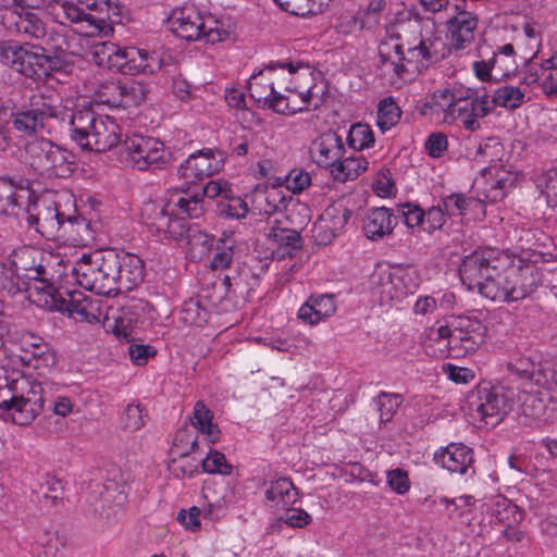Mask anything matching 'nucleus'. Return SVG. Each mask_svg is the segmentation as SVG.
Listing matches in <instances>:
<instances>
[{"instance_id": "nucleus-1", "label": "nucleus", "mask_w": 557, "mask_h": 557, "mask_svg": "<svg viewBox=\"0 0 557 557\" xmlns=\"http://www.w3.org/2000/svg\"><path fill=\"white\" fill-rule=\"evenodd\" d=\"M512 256L497 248H480L466 256L459 267L461 283L493 301H517L539 286L534 264L513 265Z\"/></svg>"}, {"instance_id": "nucleus-2", "label": "nucleus", "mask_w": 557, "mask_h": 557, "mask_svg": "<svg viewBox=\"0 0 557 557\" xmlns=\"http://www.w3.org/2000/svg\"><path fill=\"white\" fill-rule=\"evenodd\" d=\"M69 135L82 149L104 152L119 143V125L109 116L98 115L90 108L65 112Z\"/></svg>"}, {"instance_id": "nucleus-3", "label": "nucleus", "mask_w": 557, "mask_h": 557, "mask_svg": "<svg viewBox=\"0 0 557 557\" xmlns=\"http://www.w3.org/2000/svg\"><path fill=\"white\" fill-rule=\"evenodd\" d=\"M92 58L99 66H106L125 75L152 74L161 67L158 57L136 47L121 48L111 41L97 42Z\"/></svg>"}, {"instance_id": "nucleus-4", "label": "nucleus", "mask_w": 557, "mask_h": 557, "mask_svg": "<svg viewBox=\"0 0 557 557\" xmlns=\"http://www.w3.org/2000/svg\"><path fill=\"white\" fill-rule=\"evenodd\" d=\"M30 168L48 178H67L77 168L76 156L49 139H36L26 145Z\"/></svg>"}, {"instance_id": "nucleus-5", "label": "nucleus", "mask_w": 557, "mask_h": 557, "mask_svg": "<svg viewBox=\"0 0 557 557\" xmlns=\"http://www.w3.org/2000/svg\"><path fill=\"white\" fill-rule=\"evenodd\" d=\"M113 148L126 165L140 171H156L166 168L171 153L164 149L159 139L134 135L124 141L117 143Z\"/></svg>"}, {"instance_id": "nucleus-6", "label": "nucleus", "mask_w": 557, "mask_h": 557, "mask_svg": "<svg viewBox=\"0 0 557 557\" xmlns=\"http://www.w3.org/2000/svg\"><path fill=\"white\" fill-rule=\"evenodd\" d=\"M60 117L58 107L42 95H33L28 101L12 107L11 122L13 128L25 136L50 133L52 122Z\"/></svg>"}, {"instance_id": "nucleus-7", "label": "nucleus", "mask_w": 557, "mask_h": 557, "mask_svg": "<svg viewBox=\"0 0 557 557\" xmlns=\"http://www.w3.org/2000/svg\"><path fill=\"white\" fill-rule=\"evenodd\" d=\"M60 9L58 16L65 20L60 23L69 22L81 36L107 37L113 33V26L108 22L109 15L103 13L102 8L99 9L97 0H81L77 3L65 1Z\"/></svg>"}, {"instance_id": "nucleus-8", "label": "nucleus", "mask_w": 557, "mask_h": 557, "mask_svg": "<svg viewBox=\"0 0 557 557\" xmlns=\"http://www.w3.org/2000/svg\"><path fill=\"white\" fill-rule=\"evenodd\" d=\"M115 263L111 261L110 249L84 253L73 265L72 273L85 289L98 295H111V280Z\"/></svg>"}, {"instance_id": "nucleus-9", "label": "nucleus", "mask_w": 557, "mask_h": 557, "mask_svg": "<svg viewBox=\"0 0 557 557\" xmlns=\"http://www.w3.org/2000/svg\"><path fill=\"white\" fill-rule=\"evenodd\" d=\"M64 219V212L49 196H34L29 198L22 214L20 222L25 221L30 228H34L42 237L52 240L60 238L61 224Z\"/></svg>"}, {"instance_id": "nucleus-10", "label": "nucleus", "mask_w": 557, "mask_h": 557, "mask_svg": "<svg viewBox=\"0 0 557 557\" xmlns=\"http://www.w3.org/2000/svg\"><path fill=\"white\" fill-rule=\"evenodd\" d=\"M171 30L187 41L203 40L207 44L222 41L226 35L219 27H208L193 7L174 9L169 20Z\"/></svg>"}, {"instance_id": "nucleus-11", "label": "nucleus", "mask_w": 557, "mask_h": 557, "mask_svg": "<svg viewBox=\"0 0 557 557\" xmlns=\"http://www.w3.org/2000/svg\"><path fill=\"white\" fill-rule=\"evenodd\" d=\"M471 401L487 425L498 424L511 410L513 394L504 386L480 384L473 393Z\"/></svg>"}, {"instance_id": "nucleus-12", "label": "nucleus", "mask_w": 557, "mask_h": 557, "mask_svg": "<svg viewBox=\"0 0 557 557\" xmlns=\"http://www.w3.org/2000/svg\"><path fill=\"white\" fill-rule=\"evenodd\" d=\"M438 40H421L418 46L404 51L400 45L394 47L397 60L392 61L394 72L403 77L405 73H420L443 58L435 50Z\"/></svg>"}, {"instance_id": "nucleus-13", "label": "nucleus", "mask_w": 557, "mask_h": 557, "mask_svg": "<svg viewBox=\"0 0 557 557\" xmlns=\"http://www.w3.org/2000/svg\"><path fill=\"white\" fill-rule=\"evenodd\" d=\"M110 258L115 263L111 280V295L132 290L144 281L145 265L138 256L110 249Z\"/></svg>"}, {"instance_id": "nucleus-14", "label": "nucleus", "mask_w": 557, "mask_h": 557, "mask_svg": "<svg viewBox=\"0 0 557 557\" xmlns=\"http://www.w3.org/2000/svg\"><path fill=\"white\" fill-rule=\"evenodd\" d=\"M44 409L42 387L39 383L30 385L26 395L11 396L0 401V410L11 416L18 425H28Z\"/></svg>"}, {"instance_id": "nucleus-15", "label": "nucleus", "mask_w": 557, "mask_h": 557, "mask_svg": "<svg viewBox=\"0 0 557 557\" xmlns=\"http://www.w3.org/2000/svg\"><path fill=\"white\" fill-rule=\"evenodd\" d=\"M455 335L453 336L454 352L467 355L475 351L485 341L486 326L476 318L467 315L453 317Z\"/></svg>"}, {"instance_id": "nucleus-16", "label": "nucleus", "mask_w": 557, "mask_h": 557, "mask_svg": "<svg viewBox=\"0 0 557 557\" xmlns=\"http://www.w3.org/2000/svg\"><path fill=\"white\" fill-rule=\"evenodd\" d=\"M25 183L21 176L16 180L9 176L0 177V214L14 215L20 220L24 207L33 195Z\"/></svg>"}, {"instance_id": "nucleus-17", "label": "nucleus", "mask_w": 557, "mask_h": 557, "mask_svg": "<svg viewBox=\"0 0 557 557\" xmlns=\"http://www.w3.org/2000/svg\"><path fill=\"white\" fill-rule=\"evenodd\" d=\"M38 300L40 307L49 311L66 312L70 317L77 315L83 320L88 318L86 299L79 292L57 286L55 292L46 294L45 298L40 297Z\"/></svg>"}, {"instance_id": "nucleus-18", "label": "nucleus", "mask_w": 557, "mask_h": 557, "mask_svg": "<svg viewBox=\"0 0 557 557\" xmlns=\"http://www.w3.org/2000/svg\"><path fill=\"white\" fill-rule=\"evenodd\" d=\"M345 152L342 137L329 131L314 139L310 147L312 160L321 168L333 169Z\"/></svg>"}, {"instance_id": "nucleus-19", "label": "nucleus", "mask_w": 557, "mask_h": 557, "mask_svg": "<svg viewBox=\"0 0 557 557\" xmlns=\"http://www.w3.org/2000/svg\"><path fill=\"white\" fill-rule=\"evenodd\" d=\"M467 4L456 3L457 14L449 18L450 47L462 50L474 40L478 18L466 10Z\"/></svg>"}, {"instance_id": "nucleus-20", "label": "nucleus", "mask_w": 557, "mask_h": 557, "mask_svg": "<svg viewBox=\"0 0 557 557\" xmlns=\"http://www.w3.org/2000/svg\"><path fill=\"white\" fill-rule=\"evenodd\" d=\"M96 234L97 223L83 216L76 209L72 213H64L60 237H65L75 245L86 246L96 239Z\"/></svg>"}, {"instance_id": "nucleus-21", "label": "nucleus", "mask_w": 557, "mask_h": 557, "mask_svg": "<svg viewBox=\"0 0 557 557\" xmlns=\"http://www.w3.org/2000/svg\"><path fill=\"white\" fill-rule=\"evenodd\" d=\"M76 46L74 36H67L55 29H47V35H44L37 48L58 62L57 65L62 69L66 63V57L77 54Z\"/></svg>"}, {"instance_id": "nucleus-22", "label": "nucleus", "mask_w": 557, "mask_h": 557, "mask_svg": "<svg viewBox=\"0 0 557 557\" xmlns=\"http://www.w3.org/2000/svg\"><path fill=\"white\" fill-rule=\"evenodd\" d=\"M434 461L451 473L466 474L472 468L473 451L462 443H450L435 453Z\"/></svg>"}, {"instance_id": "nucleus-23", "label": "nucleus", "mask_w": 557, "mask_h": 557, "mask_svg": "<svg viewBox=\"0 0 557 557\" xmlns=\"http://www.w3.org/2000/svg\"><path fill=\"white\" fill-rule=\"evenodd\" d=\"M34 50L26 47L20 57V64L16 70L28 77L47 76L51 72L61 70L46 52L38 50L37 45L32 46Z\"/></svg>"}, {"instance_id": "nucleus-24", "label": "nucleus", "mask_w": 557, "mask_h": 557, "mask_svg": "<svg viewBox=\"0 0 557 557\" xmlns=\"http://www.w3.org/2000/svg\"><path fill=\"white\" fill-rule=\"evenodd\" d=\"M487 115L484 107L475 108L473 99H467L460 102H449L444 109V121L451 123L456 119L461 117L466 129L474 132L481 126L479 119Z\"/></svg>"}, {"instance_id": "nucleus-25", "label": "nucleus", "mask_w": 557, "mask_h": 557, "mask_svg": "<svg viewBox=\"0 0 557 557\" xmlns=\"http://www.w3.org/2000/svg\"><path fill=\"white\" fill-rule=\"evenodd\" d=\"M398 216L392 209L385 207L372 208L368 211L363 224L366 236L371 240H377L389 235L397 225Z\"/></svg>"}, {"instance_id": "nucleus-26", "label": "nucleus", "mask_w": 557, "mask_h": 557, "mask_svg": "<svg viewBox=\"0 0 557 557\" xmlns=\"http://www.w3.org/2000/svg\"><path fill=\"white\" fill-rule=\"evenodd\" d=\"M3 18L8 21L9 24L5 25L9 29L28 38L40 40L44 35H47V27L45 22L33 12L13 11L4 15Z\"/></svg>"}, {"instance_id": "nucleus-27", "label": "nucleus", "mask_w": 557, "mask_h": 557, "mask_svg": "<svg viewBox=\"0 0 557 557\" xmlns=\"http://www.w3.org/2000/svg\"><path fill=\"white\" fill-rule=\"evenodd\" d=\"M22 349L29 354L28 362L34 361L35 368H52L58 359L52 346L46 342L42 337L34 334L26 333L22 337Z\"/></svg>"}, {"instance_id": "nucleus-28", "label": "nucleus", "mask_w": 557, "mask_h": 557, "mask_svg": "<svg viewBox=\"0 0 557 557\" xmlns=\"http://www.w3.org/2000/svg\"><path fill=\"white\" fill-rule=\"evenodd\" d=\"M268 237L276 245V249L273 253L277 259H284L286 257L292 258L302 248L300 233L296 230L280 226L278 221H275L270 228Z\"/></svg>"}, {"instance_id": "nucleus-29", "label": "nucleus", "mask_w": 557, "mask_h": 557, "mask_svg": "<svg viewBox=\"0 0 557 557\" xmlns=\"http://www.w3.org/2000/svg\"><path fill=\"white\" fill-rule=\"evenodd\" d=\"M335 310L336 306L333 295L324 294L311 296L307 302L300 307L298 318L314 325L321 320L331 317Z\"/></svg>"}, {"instance_id": "nucleus-30", "label": "nucleus", "mask_w": 557, "mask_h": 557, "mask_svg": "<svg viewBox=\"0 0 557 557\" xmlns=\"http://www.w3.org/2000/svg\"><path fill=\"white\" fill-rule=\"evenodd\" d=\"M28 282L26 283V289L29 292V297L33 298V302L40 307V297L45 298L46 294H52L55 292V284L48 277L46 268L38 264L35 268L27 270L25 274Z\"/></svg>"}, {"instance_id": "nucleus-31", "label": "nucleus", "mask_w": 557, "mask_h": 557, "mask_svg": "<svg viewBox=\"0 0 557 557\" xmlns=\"http://www.w3.org/2000/svg\"><path fill=\"white\" fill-rule=\"evenodd\" d=\"M351 215L352 211L348 206V200L339 199L327 206L320 219L325 223V227L331 232L333 238L344 230Z\"/></svg>"}, {"instance_id": "nucleus-32", "label": "nucleus", "mask_w": 557, "mask_h": 557, "mask_svg": "<svg viewBox=\"0 0 557 557\" xmlns=\"http://www.w3.org/2000/svg\"><path fill=\"white\" fill-rule=\"evenodd\" d=\"M256 84H250V97L258 102V104L262 108H269L278 114H295L297 112H301L305 108H294L289 106L287 98L281 92L275 90L274 83L271 82L268 86L269 94L268 96H258V92L255 88Z\"/></svg>"}, {"instance_id": "nucleus-33", "label": "nucleus", "mask_w": 557, "mask_h": 557, "mask_svg": "<svg viewBox=\"0 0 557 557\" xmlns=\"http://www.w3.org/2000/svg\"><path fill=\"white\" fill-rule=\"evenodd\" d=\"M298 488L290 479L282 476L271 481L270 487L265 491V498L276 505H293L297 502Z\"/></svg>"}, {"instance_id": "nucleus-34", "label": "nucleus", "mask_w": 557, "mask_h": 557, "mask_svg": "<svg viewBox=\"0 0 557 557\" xmlns=\"http://www.w3.org/2000/svg\"><path fill=\"white\" fill-rule=\"evenodd\" d=\"M369 162L363 157L342 158L331 170L333 178L337 182H346L357 178L368 169Z\"/></svg>"}, {"instance_id": "nucleus-35", "label": "nucleus", "mask_w": 557, "mask_h": 557, "mask_svg": "<svg viewBox=\"0 0 557 557\" xmlns=\"http://www.w3.org/2000/svg\"><path fill=\"white\" fill-rule=\"evenodd\" d=\"M168 207L172 208V213L189 219H198L205 211V200L202 196L197 193L194 195H187L186 197H180L177 200H172Z\"/></svg>"}, {"instance_id": "nucleus-36", "label": "nucleus", "mask_w": 557, "mask_h": 557, "mask_svg": "<svg viewBox=\"0 0 557 557\" xmlns=\"http://www.w3.org/2000/svg\"><path fill=\"white\" fill-rule=\"evenodd\" d=\"M509 375L517 379L536 384V374L539 370V361L531 357L520 356L510 359L506 364Z\"/></svg>"}, {"instance_id": "nucleus-37", "label": "nucleus", "mask_w": 557, "mask_h": 557, "mask_svg": "<svg viewBox=\"0 0 557 557\" xmlns=\"http://www.w3.org/2000/svg\"><path fill=\"white\" fill-rule=\"evenodd\" d=\"M188 163L200 177H208L218 172L221 161L216 160L211 149H201L188 157Z\"/></svg>"}, {"instance_id": "nucleus-38", "label": "nucleus", "mask_w": 557, "mask_h": 557, "mask_svg": "<svg viewBox=\"0 0 557 557\" xmlns=\"http://www.w3.org/2000/svg\"><path fill=\"white\" fill-rule=\"evenodd\" d=\"M493 515L496 520L505 527L510 524H520L524 519L523 510L505 497L495 502Z\"/></svg>"}, {"instance_id": "nucleus-39", "label": "nucleus", "mask_w": 557, "mask_h": 557, "mask_svg": "<svg viewBox=\"0 0 557 557\" xmlns=\"http://www.w3.org/2000/svg\"><path fill=\"white\" fill-rule=\"evenodd\" d=\"M400 115L401 110L394 99L386 97L379 103L376 125L382 132H386L398 123Z\"/></svg>"}, {"instance_id": "nucleus-40", "label": "nucleus", "mask_w": 557, "mask_h": 557, "mask_svg": "<svg viewBox=\"0 0 557 557\" xmlns=\"http://www.w3.org/2000/svg\"><path fill=\"white\" fill-rule=\"evenodd\" d=\"M524 92L516 86H502L495 90L492 97V104L508 110H516L522 106Z\"/></svg>"}, {"instance_id": "nucleus-41", "label": "nucleus", "mask_w": 557, "mask_h": 557, "mask_svg": "<svg viewBox=\"0 0 557 557\" xmlns=\"http://www.w3.org/2000/svg\"><path fill=\"white\" fill-rule=\"evenodd\" d=\"M535 385L557 391V357H546L539 360Z\"/></svg>"}, {"instance_id": "nucleus-42", "label": "nucleus", "mask_w": 557, "mask_h": 557, "mask_svg": "<svg viewBox=\"0 0 557 557\" xmlns=\"http://www.w3.org/2000/svg\"><path fill=\"white\" fill-rule=\"evenodd\" d=\"M147 95L144 84L135 81L121 82V108H131L141 104Z\"/></svg>"}, {"instance_id": "nucleus-43", "label": "nucleus", "mask_w": 557, "mask_h": 557, "mask_svg": "<svg viewBox=\"0 0 557 557\" xmlns=\"http://www.w3.org/2000/svg\"><path fill=\"white\" fill-rule=\"evenodd\" d=\"M216 213L225 218L242 219L248 213V206L240 197L228 194L225 198L218 200Z\"/></svg>"}, {"instance_id": "nucleus-44", "label": "nucleus", "mask_w": 557, "mask_h": 557, "mask_svg": "<svg viewBox=\"0 0 557 557\" xmlns=\"http://www.w3.org/2000/svg\"><path fill=\"white\" fill-rule=\"evenodd\" d=\"M347 141L357 151L369 148L374 144L373 131L368 124H354L348 132Z\"/></svg>"}, {"instance_id": "nucleus-45", "label": "nucleus", "mask_w": 557, "mask_h": 557, "mask_svg": "<svg viewBox=\"0 0 557 557\" xmlns=\"http://www.w3.org/2000/svg\"><path fill=\"white\" fill-rule=\"evenodd\" d=\"M521 414L531 419H540L546 412V403L537 392L523 393L520 396Z\"/></svg>"}, {"instance_id": "nucleus-46", "label": "nucleus", "mask_w": 557, "mask_h": 557, "mask_svg": "<svg viewBox=\"0 0 557 557\" xmlns=\"http://www.w3.org/2000/svg\"><path fill=\"white\" fill-rule=\"evenodd\" d=\"M37 493L46 503H50L51 505L55 504L59 499H62V480L49 473L45 474L41 478Z\"/></svg>"}, {"instance_id": "nucleus-47", "label": "nucleus", "mask_w": 557, "mask_h": 557, "mask_svg": "<svg viewBox=\"0 0 557 557\" xmlns=\"http://www.w3.org/2000/svg\"><path fill=\"white\" fill-rule=\"evenodd\" d=\"M97 100L112 108H121V81H106L96 91Z\"/></svg>"}, {"instance_id": "nucleus-48", "label": "nucleus", "mask_w": 557, "mask_h": 557, "mask_svg": "<svg viewBox=\"0 0 557 557\" xmlns=\"http://www.w3.org/2000/svg\"><path fill=\"white\" fill-rule=\"evenodd\" d=\"M374 400L380 411L382 423L391 421L401 404L400 395L385 392H381Z\"/></svg>"}, {"instance_id": "nucleus-49", "label": "nucleus", "mask_w": 557, "mask_h": 557, "mask_svg": "<svg viewBox=\"0 0 557 557\" xmlns=\"http://www.w3.org/2000/svg\"><path fill=\"white\" fill-rule=\"evenodd\" d=\"M178 233L181 238H186L191 247L201 246L205 249H211L215 240L214 236L198 230L195 225L181 224Z\"/></svg>"}, {"instance_id": "nucleus-50", "label": "nucleus", "mask_w": 557, "mask_h": 557, "mask_svg": "<svg viewBox=\"0 0 557 557\" xmlns=\"http://www.w3.org/2000/svg\"><path fill=\"white\" fill-rule=\"evenodd\" d=\"M201 467L205 472L219 473L223 475L231 474L233 467L226 461L224 454L211 449L201 461Z\"/></svg>"}, {"instance_id": "nucleus-51", "label": "nucleus", "mask_w": 557, "mask_h": 557, "mask_svg": "<svg viewBox=\"0 0 557 557\" xmlns=\"http://www.w3.org/2000/svg\"><path fill=\"white\" fill-rule=\"evenodd\" d=\"M541 195L545 197L547 206L557 207V170L543 174L537 183Z\"/></svg>"}, {"instance_id": "nucleus-52", "label": "nucleus", "mask_w": 557, "mask_h": 557, "mask_svg": "<svg viewBox=\"0 0 557 557\" xmlns=\"http://www.w3.org/2000/svg\"><path fill=\"white\" fill-rule=\"evenodd\" d=\"M441 201L448 215H463L475 200L471 197H466L463 194H451L442 198Z\"/></svg>"}, {"instance_id": "nucleus-53", "label": "nucleus", "mask_w": 557, "mask_h": 557, "mask_svg": "<svg viewBox=\"0 0 557 557\" xmlns=\"http://www.w3.org/2000/svg\"><path fill=\"white\" fill-rule=\"evenodd\" d=\"M397 212L408 227L424 226L425 211L418 205L401 203L397 207Z\"/></svg>"}, {"instance_id": "nucleus-54", "label": "nucleus", "mask_w": 557, "mask_h": 557, "mask_svg": "<svg viewBox=\"0 0 557 557\" xmlns=\"http://www.w3.org/2000/svg\"><path fill=\"white\" fill-rule=\"evenodd\" d=\"M124 430L135 432L145 424L143 408L139 404H129L123 411L121 418Z\"/></svg>"}, {"instance_id": "nucleus-55", "label": "nucleus", "mask_w": 557, "mask_h": 557, "mask_svg": "<svg viewBox=\"0 0 557 557\" xmlns=\"http://www.w3.org/2000/svg\"><path fill=\"white\" fill-rule=\"evenodd\" d=\"M216 251L211 260V268L213 270H223L230 267L234 256V246L226 245L225 239H219L216 244Z\"/></svg>"}, {"instance_id": "nucleus-56", "label": "nucleus", "mask_w": 557, "mask_h": 557, "mask_svg": "<svg viewBox=\"0 0 557 557\" xmlns=\"http://www.w3.org/2000/svg\"><path fill=\"white\" fill-rule=\"evenodd\" d=\"M446 214L443 203L431 207L425 211L423 231L433 234L435 231L441 230L446 222Z\"/></svg>"}, {"instance_id": "nucleus-57", "label": "nucleus", "mask_w": 557, "mask_h": 557, "mask_svg": "<svg viewBox=\"0 0 557 557\" xmlns=\"http://www.w3.org/2000/svg\"><path fill=\"white\" fill-rule=\"evenodd\" d=\"M311 516L301 508H287L278 518L277 521L293 528H304L311 522Z\"/></svg>"}, {"instance_id": "nucleus-58", "label": "nucleus", "mask_w": 557, "mask_h": 557, "mask_svg": "<svg viewBox=\"0 0 557 557\" xmlns=\"http://www.w3.org/2000/svg\"><path fill=\"white\" fill-rule=\"evenodd\" d=\"M183 313V320L189 324L201 325L207 321L206 309L200 307L199 301L193 299L184 304Z\"/></svg>"}, {"instance_id": "nucleus-59", "label": "nucleus", "mask_w": 557, "mask_h": 557, "mask_svg": "<svg viewBox=\"0 0 557 557\" xmlns=\"http://www.w3.org/2000/svg\"><path fill=\"white\" fill-rule=\"evenodd\" d=\"M387 483L397 494H405L410 488L408 474L405 470L396 468L387 472Z\"/></svg>"}, {"instance_id": "nucleus-60", "label": "nucleus", "mask_w": 557, "mask_h": 557, "mask_svg": "<svg viewBox=\"0 0 557 557\" xmlns=\"http://www.w3.org/2000/svg\"><path fill=\"white\" fill-rule=\"evenodd\" d=\"M24 48V46L11 41L0 42V59L5 64L18 66Z\"/></svg>"}, {"instance_id": "nucleus-61", "label": "nucleus", "mask_w": 557, "mask_h": 557, "mask_svg": "<svg viewBox=\"0 0 557 557\" xmlns=\"http://www.w3.org/2000/svg\"><path fill=\"white\" fill-rule=\"evenodd\" d=\"M287 189L293 194H299L310 186L311 177L308 172L302 170L292 171L286 178Z\"/></svg>"}, {"instance_id": "nucleus-62", "label": "nucleus", "mask_w": 557, "mask_h": 557, "mask_svg": "<svg viewBox=\"0 0 557 557\" xmlns=\"http://www.w3.org/2000/svg\"><path fill=\"white\" fill-rule=\"evenodd\" d=\"M455 327L453 326V319L449 323L445 325H440L438 327L430 329L429 337L433 338L435 342L443 343L446 348L454 351L453 336Z\"/></svg>"}, {"instance_id": "nucleus-63", "label": "nucleus", "mask_w": 557, "mask_h": 557, "mask_svg": "<svg viewBox=\"0 0 557 557\" xmlns=\"http://www.w3.org/2000/svg\"><path fill=\"white\" fill-rule=\"evenodd\" d=\"M228 194H232L230 185L225 183H221L218 181H210L206 184V186L202 188L201 196L205 199V197L209 199L219 198L223 199Z\"/></svg>"}, {"instance_id": "nucleus-64", "label": "nucleus", "mask_w": 557, "mask_h": 557, "mask_svg": "<svg viewBox=\"0 0 557 557\" xmlns=\"http://www.w3.org/2000/svg\"><path fill=\"white\" fill-rule=\"evenodd\" d=\"M425 149L431 157H440L447 149V137L442 133L431 134L425 143Z\"/></svg>"}]
</instances>
